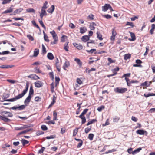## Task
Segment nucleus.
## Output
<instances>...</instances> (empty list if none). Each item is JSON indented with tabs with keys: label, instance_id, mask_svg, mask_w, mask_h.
<instances>
[{
	"label": "nucleus",
	"instance_id": "17",
	"mask_svg": "<svg viewBox=\"0 0 155 155\" xmlns=\"http://www.w3.org/2000/svg\"><path fill=\"white\" fill-rule=\"evenodd\" d=\"M130 36L132 38L131 39H129L130 41H134L136 39V37L135 34L134 33L130 32Z\"/></svg>",
	"mask_w": 155,
	"mask_h": 155
},
{
	"label": "nucleus",
	"instance_id": "20",
	"mask_svg": "<svg viewBox=\"0 0 155 155\" xmlns=\"http://www.w3.org/2000/svg\"><path fill=\"white\" fill-rule=\"evenodd\" d=\"M47 57L48 59L50 60H52L54 58V56L51 53H48L47 54Z\"/></svg>",
	"mask_w": 155,
	"mask_h": 155
},
{
	"label": "nucleus",
	"instance_id": "5",
	"mask_svg": "<svg viewBox=\"0 0 155 155\" xmlns=\"http://www.w3.org/2000/svg\"><path fill=\"white\" fill-rule=\"evenodd\" d=\"M55 65L58 71L59 72H60L61 64L59 63V60L58 58H56L55 60Z\"/></svg>",
	"mask_w": 155,
	"mask_h": 155
},
{
	"label": "nucleus",
	"instance_id": "32",
	"mask_svg": "<svg viewBox=\"0 0 155 155\" xmlns=\"http://www.w3.org/2000/svg\"><path fill=\"white\" fill-rule=\"evenodd\" d=\"M67 36L65 35H62L61 38V41L62 42H64L65 41V40L67 39Z\"/></svg>",
	"mask_w": 155,
	"mask_h": 155
},
{
	"label": "nucleus",
	"instance_id": "36",
	"mask_svg": "<svg viewBox=\"0 0 155 155\" xmlns=\"http://www.w3.org/2000/svg\"><path fill=\"white\" fill-rule=\"evenodd\" d=\"M21 141L23 146H25L26 144H28L29 143V141L23 139H22L21 140Z\"/></svg>",
	"mask_w": 155,
	"mask_h": 155
},
{
	"label": "nucleus",
	"instance_id": "60",
	"mask_svg": "<svg viewBox=\"0 0 155 155\" xmlns=\"http://www.w3.org/2000/svg\"><path fill=\"white\" fill-rule=\"evenodd\" d=\"M55 138V136L54 135H51L50 136H47L46 139H53Z\"/></svg>",
	"mask_w": 155,
	"mask_h": 155
},
{
	"label": "nucleus",
	"instance_id": "61",
	"mask_svg": "<svg viewBox=\"0 0 155 155\" xmlns=\"http://www.w3.org/2000/svg\"><path fill=\"white\" fill-rule=\"evenodd\" d=\"M151 68L153 73H155V64H152L151 65Z\"/></svg>",
	"mask_w": 155,
	"mask_h": 155
},
{
	"label": "nucleus",
	"instance_id": "31",
	"mask_svg": "<svg viewBox=\"0 0 155 155\" xmlns=\"http://www.w3.org/2000/svg\"><path fill=\"white\" fill-rule=\"evenodd\" d=\"M136 133L140 135H143L144 134L145 131L143 130H138L136 131Z\"/></svg>",
	"mask_w": 155,
	"mask_h": 155
},
{
	"label": "nucleus",
	"instance_id": "15",
	"mask_svg": "<svg viewBox=\"0 0 155 155\" xmlns=\"http://www.w3.org/2000/svg\"><path fill=\"white\" fill-rule=\"evenodd\" d=\"M0 119L4 121L5 122H8L10 121V120L5 116H2L0 115Z\"/></svg>",
	"mask_w": 155,
	"mask_h": 155
},
{
	"label": "nucleus",
	"instance_id": "21",
	"mask_svg": "<svg viewBox=\"0 0 155 155\" xmlns=\"http://www.w3.org/2000/svg\"><path fill=\"white\" fill-rule=\"evenodd\" d=\"M42 54H46L47 51H46V49L45 46L44 45L42 44Z\"/></svg>",
	"mask_w": 155,
	"mask_h": 155
},
{
	"label": "nucleus",
	"instance_id": "44",
	"mask_svg": "<svg viewBox=\"0 0 155 155\" xmlns=\"http://www.w3.org/2000/svg\"><path fill=\"white\" fill-rule=\"evenodd\" d=\"M94 137V134H93L91 133V134H89L88 138L91 141H92L93 140Z\"/></svg>",
	"mask_w": 155,
	"mask_h": 155
},
{
	"label": "nucleus",
	"instance_id": "41",
	"mask_svg": "<svg viewBox=\"0 0 155 155\" xmlns=\"http://www.w3.org/2000/svg\"><path fill=\"white\" fill-rule=\"evenodd\" d=\"M2 4L3 5L9 3L12 0H2Z\"/></svg>",
	"mask_w": 155,
	"mask_h": 155
},
{
	"label": "nucleus",
	"instance_id": "19",
	"mask_svg": "<svg viewBox=\"0 0 155 155\" xmlns=\"http://www.w3.org/2000/svg\"><path fill=\"white\" fill-rule=\"evenodd\" d=\"M39 53V50L38 48H36L34 51L33 56L36 57L37 56Z\"/></svg>",
	"mask_w": 155,
	"mask_h": 155
},
{
	"label": "nucleus",
	"instance_id": "39",
	"mask_svg": "<svg viewBox=\"0 0 155 155\" xmlns=\"http://www.w3.org/2000/svg\"><path fill=\"white\" fill-rule=\"evenodd\" d=\"M13 11V9L11 8H10L8 9H7L3 12V14H6L12 12Z\"/></svg>",
	"mask_w": 155,
	"mask_h": 155
},
{
	"label": "nucleus",
	"instance_id": "56",
	"mask_svg": "<svg viewBox=\"0 0 155 155\" xmlns=\"http://www.w3.org/2000/svg\"><path fill=\"white\" fill-rule=\"evenodd\" d=\"M42 20L41 19V20H40V19H39V22L40 23V25H41V26H42V27H43V28H44L45 29V26L44 25L43 23V21H42Z\"/></svg>",
	"mask_w": 155,
	"mask_h": 155
},
{
	"label": "nucleus",
	"instance_id": "2",
	"mask_svg": "<svg viewBox=\"0 0 155 155\" xmlns=\"http://www.w3.org/2000/svg\"><path fill=\"white\" fill-rule=\"evenodd\" d=\"M88 110V109H85L83 110V111L80 116H76L77 117H79L82 120L81 124H84L86 122V119L84 116V115L86 114Z\"/></svg>",
	"mask_w": 155,
	"mask_h": 155
},
{
	"label": "nucleus",
	"instance_id": "33",
	"mask_svg": "<svg viewBox=\"0 0 155 155\" xmlns=\"http://www.w3.org/2000/svg\"><path fill=\"white\" fill-rule=\"evenodd\" d=\"M131 58V55L130 54H125L124 56V59L127 60Z\"/></svg>",
	"mask_w": 155,
	"mask_h": 155
},
{
	"label": "nucleus",
	"instance_id": "34",
	"mask_svg": "<svg viewBox=\"0 0 155 155\" xmlns=\"http://www.w3.org/2000/svg\"><path fill=\"white\" fill-rule=\"evenodd\" d=\"M80 128V127L76 128L75 129L73 130V135L74 137H75L76 136L78 132V130Z\"/></svg>",
	"mask_w": 155,
	"mask_h": 155
},
{
	"label": "nucleus",
	"instance_id": "6",
	"mask_svg": "<svg viewBox=\"0 0 155 155\" xmlns=\"http://www.w3.org/2000/svg\"><path fill=\"white\" fill-rule=\"evenodd\" d=\"M2 115L6 117H12L13 116L12 114L10 112L7 111H3L2 112Z\"/></svg>",
	"mask_w": 155,
	"mask_h": 155
},
{
	"label": "nucleus",
	"instance_id": "55",
	"mask_svg": "<svg viewBox=\"0 0 155 155\" xmlns=\"http://www.w3.org/2000/svg\"><path fill=\"white\" fill-rule=\"evenodd\" d=\"M34 70L35 71L34 72L36 73H40L41 72V71L37 67L35 68Z\"/></svg>",
	"mask_w": 155,
	"mask_h": 155
},
{
	"label": "nucleus",
	"instance_id": "4",
	"mask_svg": "<svg viewBox=\"0 0 155 155\" xmlns=\"http://www.w3.org/2000/svg\"><path fill=\"white\" fill-rule=\"evenodd\" d=\"M127 90V88H120L117 87L114 89V91L118 93H123L125 92Z\"/></svg>",
	"mask_w": 155,
	"mask_h": 155
},
{
	"label": "nucleus",
	"instance_id": "45",
	"mask_svg": "<svg viewBox=\"0 0 155 155\" xmlns=\"http://www.w3.org/2000/svg\"><path fill=\"white\" fill-rule=\"evenodd\" d=\"M120 119V117H118L115 116L113 119V122H117Z\"/></svg>",
	"mask_w": 155,
	"mask_h": 155
},
{
	"label": "nucleus",
	"instance_id": "38",
	"mask_svg": "<svg viewBox=\"0 0 155 155\" xmlns=\"http://www.w3.org/2000/svg\"><path fill=\"white\" fill-rule=\"evenodd\" d=\"M53 119L54 120H56L58 119H57V112L55 111H53Z\"/></svg>",
	"mask_w": 155,
	"mask_h": 155
},
{
	"label": "nucleus",
	"instance_id": "40",
	"mask_svg": "<svg viewBox=\"0 0 155 155\" xmlns=\"http://www.w3.org/2000/svg\"><path fill=\"white\" fill-rule=\"evenodd\" d=\"M48 2L47 1H46L43 4V5L42 8L46 9L48 7Z\"/></svg>",
	"mask_w": 155,
	"mask_h": 155
},
{
	"label": "nucleus",
	"instance_id": "28",
	"mask_svg": "<svg viewBox=\"0 0 155 155\" xmlns=\"http://www.w3.org/2000/svg\"><path fill=\"white\" fill-rule=\"evenodd\" d=\"M97 122V120L96 119H92L91 120L89 121L87 124V126H88L91 124H92L94 123Z\"/></svg>",
	"mask_w": 155,
	"mask_h": 155
},
{
	"label": "nucleus",
	"instance_id": "47",
	"mask_svg": "<svg viewBox=\"0 0 155 155\" xmlns=\"http://www.w3.org/2000/svg\"><path fill=\"white\" fill-rule=\"evenodd\" d=\"M110 124V122L109 121V119H107L105 124H102L103 127L107 125H109Z\"/></svg>",
	"mask_w": 155,
	"mask_h": 155
},
{
	"label": "nucleus",
	"instance_id": "57",
	"mask_svg": "<svg viewBox=\"0 0 155 155\" xmlns=\"http://www.w3.org/2000/svg\"><path fill=\"white\" fill-rule=\"evenodd\" d=\"M126 25H130V26L132 27H133L134 26V25L133 23L130 22H127L126 24Z\"/></svg>",
	"mask_w": 155,
	"mask_h": 155
},
{
	"label": "nucleus",
	"instance_id": "8",
	"mask_svg": "<svg viewBox=\"0 0 155 155\" xmlns=\"http://www.w3.org/2000/svg\"><path fill=\"white\" fill-rule=\"evenodd\" d=\"M110 7V4H105L104 6L102 7V10L104 12H106Z\"/></svg>",
	"mask_w": 155,
	"mask_h": 155
},
{
	"label": "nucleus",
	"instance_id": "59",
	"mask_svg": "<svg viewBox=\"0 0 155 155\" xmlns=\"http://www.w3.org/2000/svg\"><path fill=\"white\" fill-rule=\"evenodd\" d=\"M107 53L106 51H98V52H94V54H101L104 53Z\"/></svg>",
	"mask_w": 155,
	"mask_h": 155
},
{
	"label": "nucleus",
	"instance_id": "54",
	"mask_svg": "<svg viewBox=\"0 0 155 155\" xmlns=\"http://www.w3.org/2000/svg\"><path fill=\"white\" fill-rule=\"evenodd\" d=\"M54 82H53L51 84V89L52 92H54Z\"/></svg>",
	"mask_w": 155,
	"mask_h": 155
},
{
	"label": "nucleus",
	"instance_id": "13",
	"mask_svg": "<svg viewBox=\"0 0 155 155\" xmlns=\"http://www.w3.org/2000/svg\"><path fill=\"white\" fill-rule=\"evenodd\" d=\"M70 66V63L68 61H66L64 63L63 66V68L64 70H67L66 68H68Z\"/></svg>",
	"mask_w": 155,
	"mask_h": 155
},
{
	"label": "nucleus",
	"instance_id": "48",
	"mask_svg": "<svg viewBox=\"0 0 155 155\" xmlns=\"http://www.w3.org/2000/svg\"><path fill=\"white\" fill-rule=\"evenodd\" d=\"M86 51L88 53H91L92 54L95 52H96V49H91L90 50H86Z\"/></svg>",
	"mask_w": 155,
	"mask_h": 155
},
{
	"label": "nucleus",
	"instance_id": "11",
	"mask_svg": "<svg viewBox=\"0 0 155 155\" xmlns=\"http://www.w3.org/2000/svg\"><path fill=\"white\" fill-rule=\"evenodd\" d=\"M23 10V9L22 8H20L18 9H17L12 14H11L10 15H15L16 14H19Z\"/></svg>",
	"mask_w": 155,
	"mask_h": 155
},
{
	"label": "nucleus",
	"instance_id": "23",
	"mask_svg": "<svg viewBox=\"0 0 155 155\" xmlns=\"http://www.w3.org/2000/svg\"><path fill=\"white\" fill-rule=\"evenodd\" d=\"M32 130V129H27L25 130L22 131L18 133V135H20L23 134H25L27 132L30 131Z\"/></svg>",
	"mask_w": 155,
	"mask_h": 155
},
{
	"label": "nucleus",
	"instance_id": "49",
	"mask_svg": "<svg viewBox=\"0 0 155 155\" xmlns=\"http://www.w3.org/2000/svg\"><path fill=\"white\" fill-rule=\"evenodd\" d=\"M105 108V107L103 105H101V106H100L98 107L97 110L99 112L101 111L102 110L104 109Z\"/></svg>",
	"mask_w": 155,
	"mask_h": 155
},
{
	"label": "nucleus",
	"instance_id": "42",
	"mask_svg": "<svg viewBox=\"0 0 155 155\" xmlns=\"http://www.w3.org/2000/svg\"><path fill=\"white\" fill-rule=\"evenodd\" d=\"M68 42L65 43L64 46V49L66 51H68L69 46L68 45Z\"/></svg>",
	"mask_w": 155,
	"mask_h": 155
},
{
	"label": "nucleus",
	"instance_id": "26",
	"mask_svg": "<svg viewBox=\"0 0 155 155\" xmlns=\"http://www.w3.org/2000/svg\"><path fill=\"white\" fill-rule=\"evenodd\" d=\"M56 100V97L54 96L53 97V99H52V101L51 102V103L49 105V107H51L52 105H53L54 104V103L55 102Z\"/></svg>",
	"mask_w": 155,
	"mask_h": 155
},
{
	"label": "nucleus",
	"instance_id": "27",
	"mask_svg": "<svg viewBox=\"0 0 155 155\" xmlns=\"http://www.w3.org/2000/svg\"><path fill=\"white\" fill-rule=\"evenodd\" d=\"M27 106V105L25 104L22 105L18 107V110H21L24 109Z\"/></svg>",
	"mask_w": 155,
	"mask_h": 155
},
{
	"label": "nucleus",
	"instance_id": "9",
	"mask_svg": "<svg viewBox=\"0 0 155 155\" xmlns=\"http://www.w3.org/2000/svg\"><path fill=\"white\" fill-rule=\"evenodd\" d=\"M73 45L74 47H76L78 50H81L83 49V47L81 44L75 42L73 43Z\"/></svg>",
	"mask_w": 155,
	"mask_h": 155
},
{
	"label": "nucleus",
	"instance_id": "7",
	"mask_svg": "<svg viewBox=\"0 0 155 155\" xmlns=\"http://www.w3.org/2000/svg\"><path fill=\"white\" fill-rule=\"evenodd\" d=\"M43 84L41 81H38L35 83V85L36 87L40 88L42 87Z\"/></svg>",
	"mask_w": 155,
	"mask_h": 155
},
{
	"label": "nucleus",
	"instance_id": "22",
	"mask_svg": "<svg viewBox=\"0 0 155 155\" xmlns=\"http://www.w3.org/2000/svg\"><path fill=\"white\" fill-rule=\"evenodd\" d=\"M12 66L8 65H4L0 66V68L2 69H8L12 67Z\"/></svg>",
	"mask_w": 155,
	"mask_h": 155
},
{
	"label": "nucleus",
	"instance_id": "63",
	"mask_svg": "<svg viewBox=\"0 0 155 155\" xmlns=\"http://www.w3.org/2000/svg\"><path fill=\"white\" fill-rule=\"evenodd\" d=\"M27 37L31 41H33L34 40L33 37L30 35H27Z\"/></svg>",
	"mask_w": 155,
	"mask_h": 155
},
{
	"label": "nucleus",
	"instance_id": "37",
	"mask_svg": "<svg viewBox=\"0 0 155 155\" xmlns=\"http://www.w3.org/2000/svg\"><path fill=\"white\" fill-rule=\"evenodd\" d=\"M43 34L44 35V40L46 42H48L49 41V39L48 38V37L47 35V34H45V33L43 31Z\"/></svg>",
	"mask_w": 155,
	"mask_h": 155
},
{
	"label": "nucleus",
	"instance_id": "10",
	"mask_svg": "<svg viewBox=\"0 0 155 155\" xmlns=\"http://www.w3.org/2000/svg\"><path fill=\"white\" fill-rule=\"evenodd\" d=\"M41 12L40 14V16L41 18L42 19L43 16L47 15V13L45 11V9L43 8H41Z\"/></svg>",
	"mask_w": 155,
	"mask_h": 155
},
{
	"label": "nucleus",
	"instance_id": "3",
	"mask_svg": "<svg viewBox=\"0 0 155 155\" xmlns=\"http://www.w3.org/2000/svg\"><path fill=\"white\" fill-rule=\"evenodd\" d=\"M50 33L52 35L54 39V41L51 42V44L52 45L56 44L58 41V37L57 35L54 30H53L52 31L50 32Z\"/></svg>",
	"mask_w": 155,
	"mask_h": 155
},
{
	"label": "nucleus",
	"instance_id": "52",
	"mask_svg": "<svg viewBox=\"0 0 155 155\" xmlns=\"http://www.w3.org/2000/svg\"><path fill=\"white\" fill-rule=\"evenodd\" d=\"M108 60L109 62V63H108V65H109L110 64L113 63H114L115 61H114L112 60V59L110 58H108Z\"/></svg>",
	"mask_w": 155,
	"mask_h": 155
},
{
	"label": "nucleus",
	"instance_id": "29",
	"mask_svg": "<svg viewBox=\"0 0 155 155\" xmlns=\"http://www.w3.org/2000/svg\"><path fill=\"white\" fill-rule=\"evenodd\" d=\"M87 30L86 28L84 27L80 28V32L81 34H83Z\"/></svg>",
	"mask_w": 155,
	"mask_h": 155
},
{
	"label": "nucleus",
	"instance_id": "1",
	"mask_svg": "<svg viewBox=\"0 0 155 155\" xmlns=\"http://www.w3.org/2000/svg\"><path fill=\"white\" fill-rule=\"evenodd\" d=\"M29 86V82H27L26 84V88L24 89L22 92L18 95L16 96L15 97L11 98L8 99H7V100H5V101H10V102H14L16 101V100L19 99L20 98H22L24 95L26 94L27 93L28 87Z\"/></svg>",
	"mask_w": 155,
	"mask_h": 155
},
{
	"label": "nucleus",
	"instance_id": "25",
	"mask_svg": "<svg viewBox=\"0 0 155 155\" xmlns=\"http://www.w3.org/2000/svg\"><path fill=\"white\" fill-rule=\"evenodd\" d=\"M97 37L100 41H102L103 39L102 37V35L99 32L97 31Z\"/></svg>",
	"mask_w": 155,
	"mask_h": 155
},
{
	"label": "nucleus",
	"instance_id": "46",
	"mask_svg": "<svg viewBox=\"0 0 155 155\" xmlns=\"http://www.w3.org/2000/svg\"><path fill=\"white\" fill-rule=\"evenodd\" d=\"M141 148L140 147L137 148V149H135L134 150V151H133V154H135L136 153L140 151L141 150Z\"/></svg>",
	"mask_w": 155,
	"mask_h": 155
},
{
	"label": "nucleus",
	"instance_id": "14",
	"mask_svg": "<svg viewBox=\"0 0 155 155\" xmlns=\"http://www.w3.org/2000/svg\"><path fill=\"white\" fill-rule=\"evenodd\" d=\"M119 70L120 68L118 67H116V68L112 69V71L114 75H115L117 74V72L119 71Z\"/></svg>",
	"mask_w": 155,
	"mask_h": 155
},
{
	"label": "nucleus",
	"instance_id": "16",
	"mask_svg": "<svg viewBox=\"0 0 155 155\" xmlns=\"http://www.w3.org/2000/svg\"><path fill=\"white\" fill-rule=\"evenodd\" d=\"M89 40V37L85 35L83 36L81 38L82 41L84 42H86L87 41Z\"/></svg>",
	"mask_w": 155,
	"mask_h": 155
},
{
	"label": "nucleus",
	"instance_id": "12",
	"mask_svg": "<svg viewBox=\"0 0 155 155\" xmlns=\"http://www.w3.org/2000/svg\"><path fill=\"white\" fill-rule=\"evenodd\" d=\"M31 98V96L28 95V97L25 99L24 101V103L26 105H27V106L28 104L30 101Z\"/></svg>",
	"mask_w": 155,
	"mask_h": 155
},
{
	"label": "nucleus",
	"instance_id": "58",
	"mask_svg": "<svg viewBox=\"0 0 155 155\" xmlns=\"http://www.w3.org/2000/svg\"><path fill=\"white\" fill-rule=\"evenodd\" d=\"M125 80L126 81L127 85L129 87L130 86V81H129V79L128 78L126 77L125 78Z\"/></svg>",
	"mask_w": 155,
	"mask_h": 155
},
{
	"label": "nucleus",
	"instance_id": "43",
	"mask_svg": "<svg viewBox=\"0 0 155 155\" xmlns=\"http://www.w3.org/2000/svg\"><path fill=\"white\" fill-rule=\"evenodd\" d=\"M141 86L148 87L150 86V84H148V82L146 81L141 84Z\"/></svg>",
	"mask_w": 155,
	"mask_h": 155
},
{
	"label": "nucleus",
	"instance_id": "35",
	"mask_svg": "<svg viewBox=\"0 0 155 155\" xmlns=\"http://www.w3.org/2000/svg\"><path fill=\"white\" fill-rule=\"evenodd\" d=\"M55 87L59 84V82L60 81V79L58 77L56 76L55 77Z\"/></svg>",
	"mask_w": 155,
	"mask_h": 155
},
{
	"label": "nucleus",
	"instance_id": "51",
	"mask_svg": "<svg viewBox=\"0 0 155 155\" xmlns=\"http://www.w3.org/2000/svg\"><path fill=\"white\" fill-rule=\"evenodd\" d=\"M103 16L107 19H110L112 18V16L108 14L104 15Z\"/></svg>",
	"mask_w": 155,
	"mask_h": 155
},
{
	"label": "nucleus",
	"instance_id": "62",
	"mask_svg": "<svg viewBox=\"0 0 155 155\" xmlns=\"http://www.w3.org/2000/svg\"><path fill=\"white\" fill-rule=\"evenodd\" d=\"M26 11L27 12H33V13L35 12V10L33 8H31L27 9L26 10Z\"/></svg>",
	"mask_w": 155,
	"mask_h": 155
},
{
	"label": "nucleus",
	"instance_id": "64",
	"mask_svg": "<svg viewBox=\"0 0 155 155\" xmlns=\"http://www.w3.org/2000/svg\"><path fill=\"white\" fill-rule=\"evenodd\" d=\"M15 130H23L22 127H16L15 128Z\"/></svg>",
	"mask_w": 155,
	"mask_h": 155
},
{
	"label": "nucleus",
	"instance_id": "53",
	"mask_svg": "<svg viewBox=\"0 0 155 155\" xmlns=\"http://www.w3.org/2000/svg\"><path fill=\"white\" fill-rule=\"evenodd\" d=\"M41 128L42 130L44 131H45L48 130V128L47 126L44 125H42L41 127Z\"/></svg>",
	"mask_w": 155,
	"mask_h": 155
},
{
	"label": "nucleus",
	"instance_id": "24",
	"mask_svg": "<svg viewBox=\"0 0 155 155\" xmlns=\"http://www.w3.org/2000/svg\"><path fill=\"white\" fill-rule=\"evenodd\" d=\"M54 5H52L51 7L49 8L47 11L49 13H52L54 11Z\"/></svg>",
	"mask_w": 155,
	"mask_h": 155
},
{
	"label": "nucleus",
	"instance_id": "50",
	"mask_svg": "<svg viewBox=\"0 0 155 155\" xmlns=\"http://www.w3.org/2000/svg\"><path fill=\"white\" fill-rule=\"evenodd\" d=\"M131 74L130 73H128L126 74H124L121 77L122 78H126L127 77H130Z\"/></svg>",
	"mask_w": 155,
	"mask_h": 155
},
{
	"label": "nucleus",
	"instance_id": "18",
	"mask_svg": "<svg viewBox=\"0 0 155 155\" xmlns=\"http://www.w3.org/2000/svg\"><path fill=\"white\" fill-rule=\"evenodd\" d=\"M34 93V90L32 85H31L29 89V95L31 96L33 95Z\"/></svg>",
	"mask_w": 155,
	"mask_h": 155
},
{
	"label": "nucleus",
	"instance_id": "30",
	"mask_svg": "<svg viewBox=\"0 0 155 155\" xmlns=\"http://www.w3.org/2000/svg\"><path fill=\"white\" fill-rule=\"evenodd\" d=\"M74 61H76L78 65L81 66L82 65V62L81 61L80 59L78 58H76L74 59Z\"/></svg>",
	"mask_w": 155,
	"mask_h": 155
}]
</instances>
